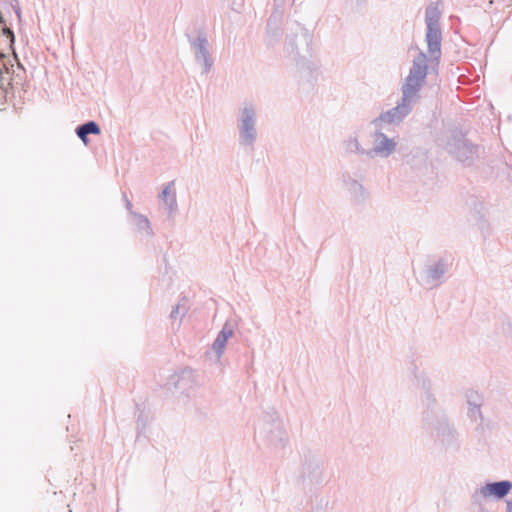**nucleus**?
I'll return each mask as SVG.
<instances>
[{
    "label": "nucleus",
    "instance_id": "1",
    "mask_svg": "<svg viewBox=\"0 0 512 512\" xmlns=\"http://www.w3.org/2000/svg\"><path fill=\"white\" fill-rule=\"evenodd\" d=\"M440 2H431L425 9V42L427 53L420 50L414 57L408 75L401 85V99L395 107L382 111L370 121V125L392 131L412 112L426 83L428 69L436 70L442 55V29Z\"/></svg>",
    "mask_w": 512,
    "mask_h": 512
},
{
    "label": "nucleus",
    "instance_id": "2",
    "mask_svg": "<svg viewBox=\"0 0 512 512\" xmlns=\"http://www.w3.org/2000/svg\"><path fill=\"white\" fill-rule=\"evenodd\" d=\"M258 108L252 101H244L240 104L236 114L237 142L245 152L255 149L259 138Z\"/></svg>",
    "mask_w": 512,
    "mask_h": 512
},
{
    "label": "nucleus",
    "instance_id": "3",
    "mask_svg": "<svg viewBox=\"0 0 512 512\" xmlns=\"http://www.w3.org/2000/svg\"><path fill=\"white\" fill-rule=\"evenodd\" d=\"M372 146L367 151L368 158H388L395 153L398 145L396 136H390L389 130L369 124Z\"/></svg>",
    "mask_w": 512,
    "mask_h": 512
},
{
    "label": "nucleus",
    "instance_id": "4",
    "mask_svg": "<svg viewBox=\"0 0 512 512\" xmlns=\"http://www.w3.org/2000/svg\"><path fill=\"white\" fill-rule=\"evenodd\" d=\"M445 149L458 161L470 165L479 157L480 149L469 142L462 133L452 132L447 136Z\"/></svg>",
    "mask_w": 512,
    "mask_h": 512
},
{
    "label": "nucleus",
    "instance_id": "5",
    "mask_svg": "<svg viewBox=\"0 0 512 512\" xmlns=\"http://www.w3.org/2000/svg\"><path fill=\"white\" fill-rule=\"evenodd\" d=\"M258 433L269 445L275 448L284 447L288 439L283 422L277 414L265 417L259 426Z\"/></svg>",
    "mask_w": 512,
    "mask_h": 512
},
{
    "label": "nucleus",
    "instance_id": "6",
    "mask_svg": "<svg viewBox=\"0 0 512 512\" xmlns=\"http://www.w3.org/2000/svg\"><path fill=\"white\" fill-rule=\"evenodd\" d=\"M451 261L447 257L434 259L426 264L420 276V284L426 289H434L444 282L445 274L451 267Z\"/></svg>",
    "mask_w": 512,
    "mask_h": 512
},
{
    "label": "nucleus",
    "instance_id": "7",
    "mask_svg": "<svg viewBox=\"0 0 512 512\" xmlns=\"http://www.w3.org/2000/svg\"><path fill=\"white\" fill-rule=\"evenodd\" d=\"M189 44L196 63L202 67V73H209L213 67L214 60L210 52V44L206 35L204 33H199L195 38H189Z\"/></svg>",
    "mask_w": 512,
    "mask_h": 512
},
{
    "label": "nucleus",
    "instance_id": "8",
    "mask_svg": "<svg viewBox=\"0 0 512 512\" xmlns=\"http://www.w3.org/2000/svg\"><path fill=\"white\" fill-rule=\"evenodd\" d=\"M512 489V482L509 480H502L497 482H489L477 488L472 494V501L479 503L483 499L495 498L502 499Z\"/></svg>",
    "mask_w": 512,
    "mask_h": 512
},
{
    "label": "nucleus",
    "instance_id": "9",
    "mask_svg": "<svg viewBox=\"0 0 512 512\" xmlns=\"http://www.w3.org/2000/svg\"><path fill=\"white\" fill-rule=\"evenodd\" d=\"M435 437L447 449H454L459 445L456 430L446 420L438 422Z\"/></svg>",
    "mask_w": 512,
    "mask_h": 512
},
{
    "label": "nucleus",
    "instance_id": "10",
    "mask_svg": "<svg viewBox=\"0 0 512 512\" xmlns=\"http://www.w3.org/2000/svg\"><path fill=\"white\" fill-rule=\"evenodd\" d=\"M468 405L467 414L471 421L481 424L483 420L481 407L483 405V396L476 390H468L465 394Z\"/></svg>",
    "mask_w": 512,
    "mask_h": 512
},
{
    "label": "nucleus",
    "instance_id": "11",
    "mask_svg": "<svg viewBox=\"0 0 512 512\" xmlns=\"http://www.w3.org/2000/svg\"><path fill=\"white\" fill-rule=\"evenodd\" d=\"M340 147L343 153L347 156L358 155L367 157L368 149L362 145L358 132H352L346 135L342 139Z\"/></svg>",
    "mask_w": 512,
    "mask_h": 512
},
{
    "label": "nucleus",
    "instance_id": "12",
    "mask_svg": "<svg viewBox=\"0 0 512 512\" xmlns=\"http://www.w3.org/2000/svg\"><path fill=\"white\" fill-rule=\"evenodd\" d=\"M342 184L349 193L351 199L357 203H363L365 200V189L363 185L348 172H344L341 176Z\"/></svg>",
    "mask_w": 512,
    "mask_h": 512
},
{
    "label": "nucleus",
    "instance_id": "13",
    "mask_svg": "<svg viewBox=\"0 0 512 512\" xmlns=\"http://www.w3.org/2000/svg\"><path fill=\"white\" fill-rule=\"evenodd\" d=\"M234 334V327L231 323L226 322L221 331L218 333L216 339L213 342L212 349L215 352L217 359L219 360L225 350L226 343L229 338Z\"/></svg>",
    "mask_w": 512,
    "mask_h": 512
},
{
    "label": "nucleus",
    "instance_id": "14",
    "mask_svg": "<svg viewBox=\"0 0 512 512\" xmlns=\"http://www.w3.org/2000/svg\"><path fill=\"white\" fill-rule=\"evenodd\" d=\"M175 182L170 181L163 186L162 191L159 194V199L164 203L170 215H172L177 208Z\"/></svg>",
    "mask_w": 512,
    "mask_h": 512
},
{
    "label": "nucleus",
    "instance_id": "15",
    "mask_svg": "<svg viewBox=\"0 0 512 512\" xmlns=\"http://www.w3.org/2000/svg\"><path fill=\"white\" fill-rule=\"evenodd\" d=\"M8 66L10 67V74L12 80L13 87H22L25 81V69L18 61L16 55L12 58L6 57Z\"/></svg>",
    "mask_w": 512,
    "mask_h": 512
},
{
    "label": "nucleus",
    "instance_id": "16",
    "mask_svg": "<svg viewBox=\"0 0 512 512\" xmlns=\"http://www.w3.org/2000/svg\"><path fill=\"white\" fill-rule=\"evenodd\" d=\"M10 67L8 66V62L6 56L2 55L0 57V89L8 93L10 88H14L12 84V80H10Z\"/></svg>",
    "mask_w": 512,
    "mask_h": 512
},
{
    "label": "nucleus",
    "instance_id": "17",
    "mask_svg": "<svg viewBox=\"0 0 512 512\" xmlns=\"http://www.w3.org/2000/svg\"><path fill=\"white\" fill-rule=\"evenodd\" d=\"M131 216L133 217V223L139 233L146 237H151L153 235L150 221L145 215L137 212H131Z\"/></svg>",
    "mask_w": 512,
    "mask_h": 512
},
{
    "label": "nucleus",
    "instance_id": "18",
    "mask_svg": "<svg viewBox=\"0 0 512 512\" xmlns=\"http://www.w3.org/2000/svg\"><path fill=\"white\" fill-rule=\"evenodd\" d=\"M101 130L99 125L95 121H88L76 128L77 136L82 140L84 144L88 143L87 136L89 134H100Z\"/></svg>",
    "mask_w": 512,
    "mask_h": 512
},
{
    "label": "nucleus",
    "instance_id": "19",
    "mask_svg": "<svg viewBox=\"0 0 512 512\" xmlns=\"http://www.w3.org/2000/svg\"><path fill=\"white\" fill-rule=\"evenodd\" d=\"M186 299L182 298L178 304L172 309L170 313L171 319H177L178 317L183 318L187 312V308L185 305Z\"/></svg>",
    "mask_w": 512,
    "mask_h": 512
},
{
    "label": "nucleus",
    "instance_id": "20",
    "mask_svg": "<svg viewBox=\"0 0 512 512\" xmlns=\"http://www.w3.org/2000/svg\"><path fill=\"white\" fill-rule=\"evenodd\" d=\"M3 34L9 39L10 44L14 43L15 37L13 31L8 27H3Z\"/></svg>",
    "mask_w": 512,
    "mask_h": 512
},
{
    "label": "nucleus",
    "instance_id": "21",
    "mask_svg": "<svg viewBox=\"0 0 512 512\" xmlns=\"http://www.w3.org/2000/svg\"><path fill=\"white\" fill-rule=\"evenodd\" d=\"M12 8H13L18 20L21 21V8L19 6L18 1H15V3L12 4Z\"/></svg>",
    "mask_w": 512,
    "mask_h": 512
},
{
    "label": "nucleus",
    "instance_id": "22",
    "mask_svg": "<svg viewBox=\"0 0 512 512\" xmlns=\"http://www.w3.org/2000/svg\"><path fill=\"white\" fill-rule=\"evenodd\" d=\"M122 197H123V200L125 202V206H126L127 210L131 214V212H134V211L132 210V204H131L130 200L127 198L125 193H123Z\"/></svg>",
    "mask_w": 512,
    "mask_h": 512
},
{
    "label": "nucleus",
    "instance_id": "23",
    "mask_svg": "<svg viewBox=\"0 0 512 512\" xmlns=\"http://www.w3.org/2000/svg\"><path fill=\"white\" fill-rule=\"evenodd\" d=\"M295 48L296 47H295L294 39H289L287 41V49L291 50V52H294Z\"/></svg>",
    "mask_w": 512,
    "mask_h": 512
},
{
    "label": "nucleus",
    "instance_id": "24",
    "mask_svg": "<svg viewBox=\"0 0 512 512\" xmlns=\"http://www.w3.org/2000/svg\"><path fill=\"white\" fill-rule=\"evenodd\" d=\"M315 468L318 469L319 468V464L316 462L315 463Z\"/></svg>",
    "mask_w": 512,
    "mask_h": 512
}]
</instances>
